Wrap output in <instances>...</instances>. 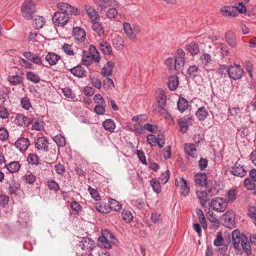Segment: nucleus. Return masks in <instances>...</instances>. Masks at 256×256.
Wrapping results in <instances>:
<instances>
[{"mask_svg":"<svg viewBox=\"0 0 256 256\" xmlns=\"http://www.w3.org/2000/svg\"><path fill=\"white\" fill-rule=\"evenodd\" d=\"M21 10L23 17L27 20L32 19L33 15L36 12V6L31 0H26L22 3Z\"/></svg>","mask_w":256,"mask_h":256,"instance_id":"39448f33","label":"nucleus"},{"mask_svg":"<svg viewBox=\"0 0 256 256\" xmlns=\"http://www.w3.org/2000/svg\"><path fill=\"white\" fill-rule=\"evenodd\" d=\"M224 242V239L222 237L220 232H218L216 234V238L214 240V245L216 246H222Z\"/></svg>","mask_w":256,"mask_h":256,"instance_id":"774afa93","label":"nucleus"},{"mask_svg":"<svg viewBox=\"0 0 256 256\" xmlns=\"http://www.w3.org/2000/svg\"><path fill=\"white\" fill-rule=\"evenodd\" d=\"M238 190L236 188H233L228 191L225 195V200L228 203H232L237 198Z\"/></svg>","mask_w":256,"mask_h":256,"instance_id":"c756f323","label":"nucleus"},{"mask_svg":"<svg viewBox=\"0 0 256 256\" xmlns=\"http://www.w3.org/2000/svg\"><path fill=\"white\" fill-rule=\"evenodd\" d=\"M48 186L50 190L55 192H56L59 188L58 184L54 180H48Z\"/></svg>","mask_w":256,"mask_h":256,"instance_id":"338daca9","label":"nucleus"},{"mask_svg":"<svg viewBox=\"0 0 256 256\" xmlns=\"http://www.w3.org/2000/svg\"><path fill=\"white\" fill-rule=\"evenodd\" d=\"M194 182L196 186H207V176L205 173H198L196 174L194 176Z\"/></svg>","mask_w":256,"mask_h":256,"instance_id":"b1692460","label":"nucleus"},{"mask_svg":"<svg viewBox=\"0 0 256 256\" xmlns=\"http://www.w3.org/2000/svg\"><path fill=\"white\" fill-rule=\"evenodd\" d=\"M116 240L112 233L108 230H102V236L98 238V244L106 249H110L112 244L116 243Z\"/></svg>","mask_w":256,"mask_h":256,"instance_id":"7ed1b4c3","label":"nucleus"},{"mask_svg":"<svg viewBox=\"0 0 256 256\" xmlns=\"http://www.w3.org/2000/svg\"><path fill=\"white\" fill-rule=\"evenodd\" d=\"M166 102V96L163 90L160 92V96L157 98V103L154 106V110L156 112H161L162 110L166 111L164 108Z\"/></svg>","mask_w":256,"mask_h":256,"instance_id":"9d476101","label":"nucleus"},{"mask_svg":"<svg viewBox=\"0 0 256 256\" xmlns=\"http://www.w3.org/2000/svg\"><path fill=\"white\" fill-rule=\"evenodd\" d=\"M100 56H96L92 55L88 51L83 50L82 52V63L86 66H90L94 60L96 62H98L100 60Z\"/></svg>","mask_w":256,"mask_h":256,"instance_id":"ddd939ff","label":"nucleus"},{"mask_svg":"<svg viewBox=\"0 0 256 256\" xmlns=\"http://www.w3.org/2000/svg\"><path fill=\"white\" fill-rule=\"evenodd\" d=\"M92 30L98 36H102L104 34V30L102 24L100 22V21L92 22Z\"/></svg>","mask_w":256,"mask_h":256,"instance_id":"a18cd8bd","label":"nucleus"},{"mask_svg":"<svg viewBox=\"0 0 256 256\" xmlns=\"http://www.w3.org/2000/svg\"><path fill=\"white\" fill-rule=\"evenodd\" d=\"M151 186L154 192L159 194L161 192V186L160 182L156 179L153 178L150 182Z\"/></svg>","mask_w":256,"mask_h":256,"instance_id":"4d7b16f0","label":"nucleus"},{"mask_svg":"<svg viewBox=\"0 0 256 256\" xmlns=\"http://www.w3.org/2000/svg\"><path fill=\"white\" fill-rule=\"evenodd\" d=\"M95 208L98 212L103 214H107L110 212V206H108V205L106 202H96L95 205Z\"/></svg>","mask_w":256,"mask_h":256,"instance_id":"ea45409f","label":"nucleus"},{"mask_svg":"<svg viewBox=\"0 0 256 256\" xmlns=\"http://www.w3.org/2000/svg\"><path fill=\"white\" fill-rule=\"evenodd\" d=\"M124 28L126 34L130 39L132 40H135L136 38V35L133 32L132 28L129 23H124Z\"/></svg>","mask_w":256,"mask_h":256,"instance_id":"37998d69","label":"nucleus"},{"mask_svg":"<svg viewBox=\"0 0 256 256\" xmlns=\"http://www.w3.org/2000/svg\"><path fill=\"white\" fill-rule=\"evenodd\" d=\"M20 104L22 108L26 110H28L32 107L30 99L27 96L21 98Z\"/></svg>","mask_w":256,"mask_h":256,"instance_id":"052dcab7","label":"nucleus"},{"mask_svg":"<svg viewBox=\"0 0 256 256\" xmlns=\"http://www.w3.org/2000/svg\"><path fill=\"white\" fill-rule=\"evenodd\" d=\"M63 51L68 56H74V52L72 48V46L67 44H64L62 46Z\"/></svg>","mask_w":256,"mask_h":256,"instance_id":"69168bd1","label":"nucleus"},{"mask_svg":"<svg viewBox=\"0 0 256 256\" xmlns=\"http://www.w3.org/2000/svg\"><path fill=\"white\" fill-rule=\"evenodd\" d=\"M193 120L194 116L190 114L185 116L179 119L178 124L180 130L182 133L186 132L188 130V126L192 125Z\"/></svg>","mask_w":256,"mask_h":256,"instance_id":"1a4fd4ad","label":"nucleus"},{"mask_svg":"<svg viewBox=\"0 0 256 256\" xmlns=\"http://www.w3.org/2000/svg\"><path fill=\"white\" fill-rule=\"evenodd\" d=\"M26 78L34 83V84H38L40 82V76L36 74L34 72L30 71L26 72Z\"/></svg>","mask_w":256,"mask_h":256,"instance_id":"58836bf2","label":"nucleus"},{"mask_svg":"<svg viewBox=\"0 0 256 256\" xmlns=\"http://www.w3.org/2000/svg\"><path fill=\"white\" fill-rule=\"evenodd\" d=\"M59 10H64L66 13L71 15L78 16L80 14V10L78 8H76L68 4L65 2H60L57 4Z\"/></svg>","mask_w":256,"mask_h":256,"instance_id":"9b49d317","label":"nucleus"},{"mask_svg":"<svg viewBox=\"0 0 256 256\" xmlns=\"http://www.w3.org/2000/svg\"><path fill=\"white\" fill-rule=\"evenodd\" d=\"M200 60L202 64L204 66H208L212 64V60L210 54L204 52L200 57Z\"/></svg>","mask_w":256,"mask_h":256,"instance_id":"3c124183","label":"nucleus"},{"mask_svg":"<svg viewBox=\"0 0 256 256\" xmlns=\"http://www.w3.org/2000/svg\"><path fill=\"white\" fill-rule=\"evenodd\" d=\"M88 191L93 199L96 200H100L99 192L96 189L88 186Z\"/></svg>","mask_w":256,"mask_h":256,"instance_id":"13d9d810","label":"nucleus"},{"mask_svg":"<svg viewBox=\"0 0 256 256\" xmlns=\"http://www.w3.org/2000/svg\"><path fill=\"white\" fill-rule=\"evenodd\" d=\"M186 50L192 56L198 54L200 52V47L198 43L192 42L186 46Z\"/></svg>","mask_w":256,"mask_h":256,"instance_id":"4c0bfd02","label":"nucleus"},{"mask_svg":"<svg viewBox=\"0 0 256 256\" xmlns=\"http://www.w3.org/2000/svg\"><path fill=\"white\" fill-rule=\"evenodd\" d=\"M185 152L189 156L196 158L198 156L196 146L194 144H184Z\"/></svg>","mask_w":256,"mask_h":256,"instance_id":"5701e85b","label":"nucleus"},{"mask_svg":"<svg viewBox=\"0 0 256 256\" xmlns=\"http://www.w3.org/2000/svg\"><path fill=\"white\" fill-rule=\"evenodd\" d=\"M220 72L222 74L224 71L228 72L229 77L234 80L240 79L243 75V70L240 65L230 66L228 68L226 66H220Z\"/></svg>","mask_w":256,"mask_h":256,"instance_id":"20e7f679","label":"nucleus"},{"mask_svg":"<svg viewBox=\"0 0 256 256\" xmlns=\"http://www.w3.org/2000/svg\"><path fill=\"white\" fill-rule=\"evenodd\" d=\"M70 72L74 76L78 78H84L86 76V71L80 65H77L70 69Z\"/></svg>","mask_w":256,"mask_h":256,"instance_id":"393cba45","label":"nucleus"},{"mask_svg":"<svg viewBox=\"0 0 256 256\" xmlns=\"http://www.w3.org/2000/svg\"><path fill=\"white\" fill-rule=\"evenodd\" d=\"M114 86L113 80L106 77L102 83V88L106 90L112 88Z\"/></svg>","mask_w":256,"mask_h":256,"instance_id":"bf43d9fd","label":"nucleus"},{"mask_svg":"<svg viewBox=\"0 0 256 256\" xmlns=\"http://www.w3.org/2000/svg\"><path fill=\"white\" fill-rule=\"evenodd\" d=\"M180 194L184 196H186L190 192V188L188 186V183L186 179L183 177L180 178Z\"/></svg>","mask_w":256,"mask_h":256,"instance_id":"cd10ccee","label":"nucleus"},{"mask_svg":"<svg viewBox=\"0 0 256 256\" xmlns=\"http://www.w3.org/2000/svg\"><path fill=\"white\" fill-rule=\"evenodd\" d=\"M185 62V52L182 49H178L174 55V58H169L165 61V64L170 70L178 72L182 70Z\"/></svg>","mask_w":256,"mask_h":256,"instance_id":"f03ea898","label":"nucleus"},{"mask_svg":"<svg viewBox=\"0 0 256 256\" xmlns=\"http://www.w3.org/2000/svg\"><path fill=\"white\" fill-rule=\"evenodd\" d=\"M79 242L80 247L86 251L92 250L95 247L94 242L88 237L81 238Z\"/></svg>","mask_w":256,"mask_h":256,"instance_id":"4468645a","label":"nucleus"},{"mask_svg":"<svg viewBox=\"0 0 256 256\" xmlns=\"http://www.w3.org/2000/svg\"><path fill=\"white\" fill-rule=\"evenodd\" d=\"M223 224L228 228H232L234 224V214L232 210H228L222 216Z\"/></svg>","mask_w":256,"mask_h":256,"instance_id":"f8f14e48","label":"nucleus"},{"mask_svg":"<svg viewBox=\"0 0 256 256\" xmlns=\"http://www.w3.org/2000/svg\"><path fill=\"white\" fill-rule=\"evenodd\" d=\"M200 70L199 68L196 65L190 66L187 70V74L189 78H194L198 74Z\"/></svg>","mask_w":256,"mask_h":256,"instance_id":"8fccbe9b","label":"nucleus"},{"mask_svg":"<svg viewBox=\"0 0 256 256\" xmlns=\"http://www.w3.org/2000/svg\"><path fill=\"white\" fill-rule=\"evenodd\" d=\"M232 240L234 248L236 250H240L241 246L243 250L248 255L252 253L251 247L248 238L237 229L234 230L232 233Z\"/></svg>","mask_w":256,"mask_h":256,"instance_id":"f257e3e1","label":"nucleus"},{"mask_svg":"<svg viewBox=\"0 0 256 256\" xmlns=\"http://www.w3.org/2000/svg\"><path fill=\"white\" fill-rule=\"evenodd\" d=\"M247 214L250 218L254 220V223L256 226V207L248 206Z\"/></svg>","mask_w":256,"mask_h":256,"instance_id":"5fc2aeb1","label":"nucleus"},{"mask_svg":"<svg viewBox=\"0 0 256 256\" xmlns=\"http://www.w3.org/2000/svg\"><path fill=\"white\" fill-rule=\"evenodd\" d=\"M100 50L105 54H110L112 53V50L110 44L106 42L103 41L100 44Z\"/></svg>","mask_w":256,"mask_h":256,"instance_id":"09e8293b","label":"nucleus"},{"mask_svg":"<svg viewBox=\"0 0 256 256\" xmlns=\"http://www.w3.org/2000/svg\"><path fill=\"white\" fill-rule=\"evenodd\" d=\"M22 55L26 60L32 62L36 64L38 66L43 65L42 60L41 58L38 56L37 54H34L28 51L24 52H23Z\"/></svg>","mask_w":256,"mask_h":256,"instance_id":"6ab92c4d","label":"nucleus"},{"mask_svg":"<svg viewBox=\"0 0 256 256\" xmlns=\"http://www.w3.org/2000/svg\"><path fill=\"white\" fill-rule=\"evenodd\" d=\"M196 194L202 207H206L207 202L210 200V198L214 195L212 188L209 186H206V190L196 191Z\"/></svg>","mask_w":256,"mask_h":256,"instance_id":"0eeeda50","label":"nucleus"},{"mask_svg":"<svg viewBox=\"0 0 256 256\" xmlns=\"http://www.w3.org/2000/svg\"><path fill=\"white\" fill-rule=\"evenodd\" d=\"M102 126L106 130L112 133L114 132L116 125L115 122L112 119L106 120L102 122Z\"/></svg>","mask_w":256,"mask_h":256,"instance_id":"7c9ffc66","label":"nucleus"},{"mask_svg":"<svg viewBox=\"0 0 256 256\" xmlns=\"http://www.w3.org/2000/svg\"><path fill=\"white\" fill-rule=\"evenodd\" d=\"M108 206H110V212L111 210L118 212L122 208L121 204L118 201L113 198H110L108 200Z\"/></svg>","mask_w":256,"mask_h":256,"instance_id":"c03bdc74","label":"nucleus"},{"mask_svg":"<svg viewBox=\"0 0 256 256\" xmlns=\"http://www.w3.org/2000/svg\"><path fill=\"white\" fill-rule=\"evenodd\" d=\"M101 12H105L108 6H113L117 5L115 0H93Z\"/></svg>","mask_w":256,"mask_h":256,"instance_id":"2eb2a0df","label":"nucleus"},{"mask_svg":"<svg viewBox=\"0 0 256 256\" xmlns=\"http://www.w3.org/2000/svg\"><path fill=\"white\" fill-rule=\"evenodd\" d=\"M45 59L50 66H53L60 59V56L54 52H48L46 55Z\"/></svg>","mask_w":256,"mask_h":256,"instance_id":"f704fd0d","label":"nucleus"},{"mask_svg":"<svg viewBox=\"0 0 256 256\" xmlns=\"http://www.w3.org/2000/svg\"><path fill=\"white\" fill-rule=\"evenodd\" d=\"M84 8L92 22L100 20V16L94 7L90 4H86Z\"/></svg>","mask_w":256,"mask_h":256,"instance_id":"dca6fc26","label":"nucleus"},{"mask_svg":"<svg viewBox=\"0 0 256 256\" xmlns=\"http://www.w3.org/2000/svg\"><path fill=\"white\" fill-rule=\"evenodd\" d=\"M53 140L56 142L58 147H63L66 145L65 138L60 134H58L54 136Z\"/></svg>","mask_w":256,"mask_h":256,"instance_id":"864d4df0","label":"nucleus"},{"mask_svg":"<svg viewBox=\"0 0 256 256\" xmlns=\"http://www.w3.org/2000/svg\"><path fill=\"white\" fill-rule=\"evenodd\" d=\"M15 124L18 126L25 127H28L30 124V120L28 116H26L22 114H18L14 120Z\"/></svg>","mask_w":256,"mask_h":256,"instance_id":"4be33fe9","label":"nucleus"},{"mask_svg":"<svg viewBox=\"0 0 256 256\" xmlns=\"http://www.w3.org/2000/svg\"><path fill=\"white\" fill-rule=\"evenodd\" d=\"M62 92L64 95L69 98L74 99L76 97V95L72 92V90L69 88H64L62 89Z\"/></svg>","mask_w":256,"mask_h":256,"instance_id":"680f3d73","label":"nucleus"},{"mask_svg":"<svg viewBox=\"0 0 256 256\" xmlns=\"http://www.w3.org/2000/svg\"><path fill=\"white\" fill-rule=\"evenodd\" d=\"M72 36L77 42H82L86 38V32L80 27H76L72 30Z\"/></svg>","mask_w":256,"mask_h":256,"instance_id":"412c9836","label":"nucleus"},{"mask_svg":"<svg viewBox=\"0 0 256 256\" xmlns=\"http://www.w3.org/2000/svg\"><path fill=\"white\" fill-rule=\"evenodd\" d=\"M122 217L126 222H130L133 220V216L130 211L127 210H123L122 212Z\"/></svg>","mask_w":256,"mask_h":256,"instance_id":"603ef678","label":"nucleus"},{"mask_svg":"<svg viewBox=\"0 0 256 256\" xmlns=\"http://www.w3.org/2000/svg\"><path fill=\"white\" fill-rule=\"evenodd\" d=\"M209 206L218 212H224L227 207L228 204L224 198H216L208 203Z\"/></svg>","mask_w":256,"mask_h":256,"instance_id":"6e6552de","label":"nucleus"},{"mask_svg":"<svg viewBox=\"0 0 256 256\" xmlns=\"http://www.w3.org/2000/svg\"><path fill=\"white\" fill-rule=\"evenodd\" d=\"M38 160L39 158L38 156L34 154H30L27 158V161L28 164L32 165L38 166L40 164Z\"/></svg>","mask_w":256,"mask_h":256,"instance_id":"6e6d98bb","label":"nucleus"},{"mask_svg":"<svg viewBox=\"0 0 256 256\" xmlns=\"http://www.w3.org/2000/svg\"><path fill=\"white\" fill-rule=\"evenodd\" d=\"M6 167L10 172L14 173L18 171L20 165L18 162L14 161L8 164H6Z\"/></svg>","mask_w":256,"mask_h":256,"instance_id":"79ce46f5","label":"nucleus"},{"mask_svg":"<svg viewBox=\"0 0 256 256\" xmlns=\"http://www.w3.org/2000/svg\"><path fill=\"white\" fill-rule=\"evenodd\" d=\"M95 112L98 114L102 115L106 112L104 104H98L94 108Z\"/></svg>","mask_w":256,"mask_h":256,"instance_id":"0e129e2a","label":"nucleus"},{"mask_svg":"<svg viewBox=\"0 0 256 256\" xmlns=\"http://www.w3.org/2000/svg\"><path fill=\"white\" fill-rule=\"evenodd\" d=\"M226 39L228 43L232 48L236 46V37L232 31H228L226 34Z\"/></svg>","mask_w":256,"mask_h":256,"instance_id":"a19ab883","label":"nucleus"},{"mask_svg":"<svg viewBox=\"0 0 256 256\" xmlns=\"http://www.w3.org/2000/svg\"><path fill=\"white\" fill-rule=\"evenodd\" d=\"M46 23L45 19L42 16H36L33 21V26L36 29L42 28Z\"/></svg>","mask_w":256,"mask_h":256,"instance_id":"49530a36","label":"nucleus"},{"mask_svg":"<svg viewBox=\"0 0 256 256\" xmlns=\"http://www.w3.org/2000/svg\"><path fill=\"white\" fill-rule=\"evenodd\" d=\"M16 148L20 151L26 150L30 145V141L28 138H19L15 144Z\"/></svg>","mask_w":256,"mask_h":256,"instance_id":"bb28decb","label":"nucleus"},{"mask_svg":"<svg viewBox=\"0 0 256 256\" xmlns=\"http://www.w3.org/2000/svg\"><path fill=\"white\" fill-rule=\"evenodd\" d=\"M177 106L178 110L182 112L188 109V102L184 98L180 97L177 102Z\"/></svg>","mask_w":256,"mask_h":256,"instance_id":"de8ad7c7","label":"nucleus"},{"mask_svg":"<svg viewBox=\"0 0 256 256\" xmlns=\"http://www.w3.org/2000/svg\"><path fill=\"white\" fill-rule=\"evenodd\" d=\"M196 115L198 120L202 121L208 118L209 114L207 109L204 106H201L198 108Z\"/></svg>","mask_w":256,"mask_h":256,"instance_id":"473e14b6","label":"nucleus"},{"mask_svg":"<svg viewBox=\"0 0 256 256\" xmlns=\"http://www.w3.org/2000/svg\"><path fill=\"white\" fill-rule=\"evenodd\" d=\"M230 172L232 175L242 178L246 175V170L243 166H242L237 162L232 166Z\"/></svg>","mask_w":256,"mask_h":256,"instance_id":"a211bd4d","label":"nucleus"},{"mask_svg":"<svg viewBox=\"0 0 256 256\" xmlns=\"http://www.w3.org/2000/svg\"><path fill=\"white\" fill-rule=\"evenodd\" d=\"M244 185L248 190H254V194H256V179L246 178L244 180Z\"/></svg>","mask_w":256,"mask_h":256,"instance_id":"c85d7f7f","label":"nucleus"},{"mask_svg":"<svg viewBox=\"0 0 256 256\" xmlns=\"http://www.w3.org/2000/svg\"><path fill=\"white\" fill-rule=\"evenodd\" d=\"M22 55L26 60L32 62L36 64L38 66L43 65L42 60L41 58L38 56L37 54H34L28 51L24 52H23Z\"/></svg>","mask_w":256,"mask_h":256,"instance_id":"aec40b11","label":"nucleus"},{"mask_svg":"<svg viewBox=\"0 0 256 256\" xmlns=\"http://www.w3.org/2000/svg\"><path fill=\"white\" fill-rule=\"evenodd\" d=\"M70 17L64 10H59L55 12L52 16V20L54 24L58 26H62L66 25L69 20Z\"/></svg>","mask_w":256,"mask_h":256,"instance_id":"423d86ee","label":"nucleus"},{"mask_svg":"<svg viewBox=\"0 0 256 256\" xmlns=\"http://www.w3.org/2000/svg\"><path fill=\"white\" fill-rule=\"evenodd\" d=\"M114 64L111 61L108 62L102 70V74L104 76L108 77L112 75Z\"/></svg>","mask_w":256,"mask_h":256,"instance_id":"2f4dec72","label":"nucleus"},{"mask_svg":"<svg viewBox=\"0 0 256 256\" xmlns=\"http://www.w3.org/2000/svg\"><path fill=\"white\" fill-rule=\"evenodd\" d=\"M30 124L32 130L40 131L44 129V123L40 119L33 118L32 120H30Z\"/></svg>","mask_w":256,"mask_h":256,"instance_id":"72a5a7b5","label":"nucleus"},{"mask_svg":"<svg viewBox=\"0 0 256 256\" xmlns=\"http://www.w3.org/2000/svg\"><path fill=\"white\" fill-rule=\"evenodd\" d=\"M222 14L224 16H236L238 14V12L235 10L234 7L231 6H224L220 10Z\"/></svg>","mask_w":256,"mask_h":256,"instance_id":"a878e982","label":"nucleus"},{"mask_svg":"<svg viewBox=\"0 0 256 256\" xmlns=\"http://www.w3.org/2000/svg\"><path fill=\"white\" fill-rule=\"evenodd\" d=\"M48 140L45 136L38 137L35 141V146L39 150L48 152Z\"/></svg>","mask_w":256,"mask_h":256,"instance_id":"f3484780","label":"nucleus"},{"mask_svg":"<svg viewBox=\"0 0 256 256\" xmlns=\"http://www.w3.org/2000/svg\"><path fill=\"white\" fill-rule=\"evenodd\" d=\"M234 7L236 12L238 11V12L241 14L245 13L246 11V6L242 2L236 3Z\"/></svg>","mask_w":256,"mask_h":256,"instance_id":"e2e57ef3","label":"nucleus"},{"mask_svg":"<svg viewBox=\"0 0 256 256\" xmlns=\"http://www.w3.org/2000/svg\"><path fill=\"white\" fill-rule=\"evenodd\" d=\"M24 78L20 75L8 76L7 80L13 86H16L23 82Z\"/></svg>","mask_w":256,"mask_h":256,"instance_id":"e433bc0d","label":"nucleus"},{"mask_svg":"<svg viewBox=\"0 0 256 256\" xmlns=\"http://www.w3.org/2000/svg\"><path fill=\"white\" fill-rule=\"evenodd\" d=\"M178 84V78L174 75L170 76L168 80V86L170 90H174Z\"/></svg>","mask_w":256,"mask_h":256,"instance_id":"c9c22d12","label":"nucleus"}]
</instances>
